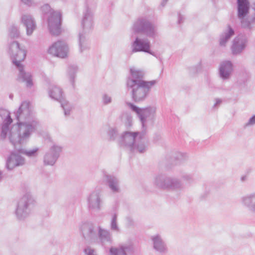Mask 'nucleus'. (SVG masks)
<instances>
[{
  "instance_id": "f257e3e1",
  "label": "nucleus",
  "mask_w": 255,
  "mask_h": 255,
  "mask_svg": "<svg viewBox=\"0 0 255 255\" xmlns=\"http://www.w3.org/2000/svg\"><path fill=\"white\" fill-rule=\"evenodd\" d=\"M126 105L136 114L141 125V131L124 132L118 139L119 144L132 153H144L148 147L145 137L147 125L154 120L156 108L153 106L139 108L130 102H126Z\"/></svg>"
},
{
  "instance_id": "f03ea898",
  "label": "nucleus",
  "mask_w": 255,
  "mask_h": 255,
  "mask_svg": "<svg viewBox=\"0 0 255 255\" xmlns=\"http://www.w3.org/2000/svg\"><path fill=\"white\" fill-rule=\"evenodd\" d=\"M144 72L135 68L130 69V75L127 78V86L131 89L132 99L136 103L144 101L147 97L151 88L157 83L156 80L147 81L143 80Z\"/></svg>"
},
{
  "instance_id": "7ed1b4c3",
  "label": "nucleus",
  "mask_w": 255,
  "mask_h": 255,
  "mask_svg": "<svg viewBox=\"0 0 255 255\" xmlns=\"http://www.w3.org/2000/svg\"><path fill=\"white\" fill-rule=\"evenodd\" d=\"M8 53L13 63L19 71L17 80L19 81L25 82L26 87H31L33 85L31 75L30 73L26 72L24 70L23 65L20 63L25 58V50L20 47L19 44L17 41H13L9 45Z\"/></svg>"
},
{
  "instance_id": "20e7f679",
  "label": "nucleus",
  "mask_w": 255,
  "mask_h": 255,
  "mask_svg": "<svg viewBox=\"0 0 255 255\" xmlns=\"http://www.w3.org/2000/svg\"><path fill=\"white\" fill-rule=\"evenodd\" d=\"M17 125L18 128L17 132H14L9 130L8 132L9 134L10 142L14 147L26 142L32 133L37 129L39 123L37 120H32L29 122L17 123Z\"/></svg>"
},
{
  "instance_id": "39448f33",
  "label": "nucleus",
  "mask_w": 255,
  "mask_h": 255,
  "mask_svg": "<svg viewBox=\"0 0 255 255\" xmlns=\"http://www.w3.org/2000/svg\"><path fill=\"white\" fill-rule=\"evenodd\" d=\"M83 237L87 240L94 243H111L112 236L109 230L101 227L96 228L89 222H83L80 227Z\"/></svg>"
},
{
  "instance_id": "423d86ee",
  "label": "nucleus",
  "mask_w": 255,
  "mask_h": 255,
  "mask_svg": "<svg viewBox=\"0 0 255 255\" xmlns=\"http://www.w3.org/2000/svg\"><path fill=\"white\" fill-rule=\"evenodd\" d=\"M131 30L135 34H142L147 37L155 38L158 36L156 26L145 17H140L133 23Z\"/></svg>"
},
{
  "instance_id": "0eeeda50",
  "label": "nucleus",
  "mask_w": 255,
  "mask_h": 255,
  "mask_svg": "<svg viewBox=\"0 0 255 255\" xmlns=\"http://www.w3.org/2000/svg\"><path fill=\"white\" fill-rule=\"evenodd\" d=\"M153 184L157 187L162 189L181 190L184 188L183 183L179 179L163 174L156 176Z\"/></svg>"
},
{
  "instance_id": "6e6552de",
  "label": "nucleus",
  "mask_w": 255,
  "mask_h": 255,
  "mask_svg": "<svg viewBox=\"0 0 255 255\" xmlns=\"http://www.w3.org/2000/svg\"><path fill=\"white\" fill-rule=\"evenodd\" d=\"M34 200L30 193H26L19 200L15 211L17 220H24L27 218L31 211V206L34 204Z\"/></svg>"
},
{
  "instance_id": "1a4fd4ad",
  "label": "nucleus",
  "mask_w": 255,
  "mask_h": 255,
  "mask_svg": "<svg viewBox=\"0 0 255 255\" xmlns=\"http://www.w3.org/2000/svg\"><path fill=\"white\" fill-rule=\"evenodd\" d=\"M14 114L16 119L18 121L17 123L37 120L29 102H23Z\"/></svg>"
},
{
  "instance_id": "9d476101",
  "label": "nucleus",
  "mask_w": 255,
  "mask_h": 255,
  "mask_svg": "<svg viewBox=\"0 0 255 255\" xmlns=\"http://www.w3.org/2000/svg\"><path fill=\"white\" fill-rule=\"evenodd\" d=\"M87 208L89 211H100L103 206L102 192L100 189L92 191L87 198Z\"/></svg>"
},
{
  "instance_id": "9b49d317",
  "label": "nucleus",
  "mask_w": 255,
  "mask_h": 255,
  "mask_svg": "<svg viewBox=\"0 0 255 255\" xmlns=\"http://www.w3.org/2000/svg\"><path fill=\"white\" fill-rule=\"evenodd\" d=\"M63 147L57 144H53L44 154L43 158L44 165L53 166L56 162L62 151Z\"/></svg>"
},
{
  "instance_id": "f8f14e48",
  "label": "nucleus",
  "mask_w": 255,
  "mask_h": 255,
  "mask_svg": "<svg viewBox=\"0 0 255 255\" xmlns=\"http://www.w3.org/2000/svg\"><path fill=\"white\" fill-rule=\"evenodd\" d=\"M130 45L132 53L143 52L154 55V53L150 50V42L147 38H141L136 36Z\"/></svg>"
},
{
  "instance_id": "ddd939ff",
  "label": "nucleus",
  "mask_w": 255,
  "mask_h": 255,
  "mask_svg": "<svg viewBox=\"0 0 255 255\" xmlns=\"http://www.w3.org/2000/svg\"><path fill=\"white\" fill-rule=\"evenodd\" d=\"M61 14L58 11L51 13L48 18V23L50 33L52 35H58L61 32Z\"/></svg>"
},
{
  "instance_id": "4468645a",
  "label": "nucleus",
  "mask_w": 255,
  "mask_h": 255,
  "mask_svg": "<svg viewBox=\"0 0 255 255\" xmlns=\"http://www.w3.org/2000/svg\"><path fill=\"white\" fill-rule=\"evenodd\" d=\"M68 51V47L67 44L62 41L54 43L48 49L49 54L62 58L67 56Z\"/></svg>"
},
{
  "instance_id": "2eb2a0df",
  "label": "nucleus",
  "mask_w": 255,
  "mask_h": 255,
  "mask_svg": "<svg viewBox=\"0 0 255 255\" xmlns=\"http://www.w3.org/2000/svg\"><path fill=\"white\" fill-rule=\"evenodd\" d=\"M0 117L3 120L1 125L0 137L1 139H4L6 138L9 131V126L12 123V120L9 112L3 109H0Z\"/></svg>"
},
{
  "instance_id": "dca6fc26",
  "label": "nucleus",
  "mask_w": 255,
  "mask_h": 255,
  "mask_svg": "<svg viewBox=\"0 0 255 255\" xmlns=\"http://www.w3.org/2000/svg\"><path fill=\"white\" fill-rule=\"evenodd\" d=\"M233 71V65L230 61L222 62L219 68V77L223 81L229 80Z\"/></svg>"
},
{
  "instance_id": "f3484780",
  "label": "nucleus",
  "mask_w": 255,
  "mask_h": 255,
  "mask_svg": "<svg viewBox=\"0 0 255 255\" xmlns=\"http://www.w3.org/2000/svg\"><path fill=\"white\" fill-rule=\"evenodd\" d=\"M88 6L83 13L82 20L83 32H88L92 27L93 24V8Z\"/></svg>"
},
{
  "instance_id": "a211bd4d",
  "label": "nucleus",
  "mask_w": 255,
  "mask_h": 255,
  "mask_svg": "<svg viewBox=\"0 0 255 255\" xmlns=\"http://www.w3.org/2000/svg\"><path fill=\"white\" fill-rule=\"evenodd\" d=\"M247 43L248 39L245 36L241 35L235 37L232 47L233 54L234 55L240 54L246 48Z\"/></svg>"
},
{
  "instance_id": "6ab92c4d",
  "label": "nucleus",
  "mask_w": 255,
  "mask_h": 255,
  "mask_svg": "<svg viewBox=\"0 0 255 255\" xmlns=\"http://www.w3.org/2000/svg\"><path fill=\"white\" fill-rule=\"evenodd\" d=\"M25 163V159L20 155L12 152L6 161L7 168L12 170L16 166H22Z\"/></svg>"
},
{
  "instance_id": "aec40b11",
  "label": "nucleus",
  "mask_w": 255,
  "mask_h": 255,
  "mask_svg": "<svg viewBox=\"0 0 255 255\" xmlns=\"http://www.w3.org/2000/svg\"><path fill=\"white\" fill-rule=\"evenodd\" d=\"M21 22L26 28L27 35H31L36 29L35 21L31 15L29 14L23 15L21 18Z\"/></svg>"
},
{
  "instance_id": "412c9836",
  "label": "nucleus",
  "mask_w": 255,
  "mask_h": 255,
  "mask_svg": "<svg viewBox=\"0 0 255 255\" xmlns=\"http://www.w3.org/2000/svg\"><path fill=\"white\" fill-rule=\"evenodd\" d=\"M104 179L113 192H120L119 181L117 177L112 175L105 174Z\"/></svg>"
},
{
  "instance_id": "4be33fe9",
  "label": "nucleus",
  "mask_w": 255,
  "mask_h": 255,
  "mask_svg": "<svg viewBox=\"0 0 255 255\" xmlns=\"http://www.w3.org/2000/svg\"><path fill=\"white\" fill-rule=\"evenodd\" d=\"M153 243V248L157 251L160 253L166 252L167 247L165 243L159 235L153 236L151 237Z\"/></svg>"
},
{
  "instance_id": "5701e85b",
  "label": "nucleus",
  "mask_w": 255,
  "mask_h": 255,
  "mask_svg": "<svg viewBox=\"0 0 255 255\" xmlns=\"http://www.w3.org/2000/svg\"><path fill=\"white\" fill-rule=\"evenodd\" d=\"M235 34L233 28L230 25H228L225 29L220 36L219 44L221 46H225L227 42L232 36Z\"/></svg>"
},
{
  "instance_id": "b1692460",
  "label": "nucleus",
  "mask_w": 255,
  "mask_h": 255,
  "mask_svg": "<svg viewBox=\"0 0 255 255\" xmlns=\"http://www.w3.org/2000/svg\"><path fill=\"white\" fill-rule=\"evenodd\" d=\"M242 203L255 213V192L242 198Z\"/></svg>"
},
{
  "instance_id": "393cba45",
  "label": "nucleus",
  "mask_w": 255,
  "mask_h": 255,
  "mask_svg": "<svg viewBox=\"0 0 255 255\" xmlns=\"http://www.w3.org/2000/svg\"><path fill=\"white\" fill-rule=\"evenodd\" d=\"M131 246L129 245H123L119 248H111L110 253L111 255H127V254L131 252Z\"/></svg>"
},
{
  "instance_id": "a878e982",
  "label": "nucleus",
  "mask_w": 255,
  "mask_h": 255,
  "mask_svg": "<svg viewBox=\"0 0 255 255\" xmlns=\"http://www.w3.org/2000/svg\"><path fill=\"white\" fill-rule=\"evenodd\" d=\"M85 32H80L79 34V46L80 52L89 49V42Z\"/></svg>"
},
{
  "instance_id": "bb28decb",
  "label": "nucleus",
  "mask_w": 255,
  "mask_h": 255,
  "mask_svg": "<svg viewBox=\"0 0 255 255\" xmlns=\"http://www.w3.org/2000/svg\"><path fill=\"white\" fill-rule=\"evenodd\" d=\"M48 93L50 97L55 100L60 101L62 99V89L56 85H52L49 89Z\"/></svg>"
},
{
  "instance_id": "cd10ccee",
  "label": "nucleus",
  "mask_w": 255,
  "mask_h": 255,
  "mask_svg": "<svg viewBox=\"0 0 255 255\" xmlns=\"http://www.w3.org/2000/svg\"><path fill=\"white\" fill-rule=\"evenodd\" d=\"M118 212L117 208L113 209L111 213V220L110 222V229L112 231L120 232V229L118 224Z\"/></svg>"
},
{
  "instance_id": "c85d7f7f",
  "label": "nucleus",
  "mask_w": 255,
  "mask_h": 255,
  "mask_svg": "<svg viewBox=\"0 0 255 255\" xmlns=\"http://www.w3.org/2000/svg\"><path fill=\"white\" fill-rule=\"evenodd\" d=\"M21 145H16V147H14L15 149L19 153L24 154L29 157H34L37 155V151L39 149L37 147L34 148L32 149L26 150L21 148Z\"/></svg>"
},
{
  "instance_id": "c756f323",
  "label": "nucleus",
  "mask_w": 255,
  "mask_h": 255,
  "mask_svg": "<svg viewBox=\"0 0 255 255\" xmlns=\"http://www.w3.org/2000/svg\"><path fill=\"white\" fill-rule=\"evenodd\" d=\"M120 119L122 123L127 128H130L132 125V117L129 112H123L121 116Z\"/></svg>"
},
{
  "instance_id": "7c9ffc66",
  "label": "nucleus",
  "mask_w": 255,
  "mask_h": 255,
  "mask_svg": "<svg viewBox=\"0 0 255 255\" xmlns=\"http://www.w3.org/2000/svg\"><path fill=\"white\" fill-rule=\"evenodd\" d=\"M78 71V67L75 65H70L67 69V75L72 86H74L75 78Z\"/></svg>"
},
{
  "instance_id": "2f4dec72",
  "label": "nucleus",
  "mask_w": 255,
  "mask_h": 255,
  "mask_svg": "<svg viewBox=\"0 0 255 255\" xmlns=\"http://www.w3.org/2000/svg\"><path fill=\"white\" fill-rule=\"evenodd\" d=\"M59 102L64 110L65 116L66 117L69 116L71 114V112L73 108L72 105L65 100H61Z\"/></svg>"
},
{
  "instance_id": "473e14b6",
  "label": "nucleus",
  "mask_w": 255,
  "mask_h": 255,
  "mask_svg": "<svg viewBox=\"0 0 255 255\" xmlns=\"http://www.w3.org/2000/svg\"><path fill=\"white\" fill-rule=\"evenodd\" d=\"M119 135V131L116 128H110L108 131V135L110 140H115Z\"/></svg>"
},
{
  "instance_id": "72a5a7b5",
  "label": "nucleus",
  "mask_w": 255,
  "mask_h": 255,
  "mask_svg": "<svg viewBox=\"0 0 255 255\" xmlns=\"http://www.w3.org/2000/svg\"><path fill=\"white\" fill-rule=\"evenodd\" d=\"M9 35L12 38H17L19 35V32L17 28L12 25L10 27L9 30Z\"/></svg>"
},
{
  "instance_id": "f704fd0d",
  "label": "nucleus",
  "mask_w": 255,
  "mask_h": 255,
  "mask_svg": "<svg viewBox=\"0 0 255 255\" xmlns=\"http://www.w3.org/2000/svg\"><path fill=\"white\" fill-rule=\"evenodd\" d=\"M102 101L104 104L108 105L112 102V98L107 94H104L102 96Z\"/></svg>"
},
{
  "instance_id": "c9c22d12",
  "label": "nucleus",
  "mask_w": 255,
  "mask_h": 255,
  "mask_svg": "<svg viewBox=\"0 0 255 255\" xmlns=\"http://www.w3.org/2000/svg\"><path fill=\"white\" fill-rule=\"evenodd\" d=\"M85 255H96V251L94 249L90 247L85 248L84 250Z\"/></svg>"
},
{
  "instance_id": "e433bc0d",
  "label": "nucleus",
  "mask_w": 255,
  "mask_h": 255,
  "mask_svg": "<svg viewBox=\"0 0 255 255\" xmlns=\"http://www.w3.org/2000/svg\"><path fill=\"white\" fill-rule=\"evenodd\" d=\"M182 179L189 183H191L194 181L193 176L191 174H185L182 176Z\"/></svg>"
},
{
  "instance_id": "4c0bfd02",
  "label": "nucleus",
  "mask_w": 255,
  "mask_h": 255,
  "mask_svg": "<svg viewBox=\"0 0 255 255\" xmlns=\"http://www.w3.org/2000/svg\"><path fill=\"white\" fill-rule=\"evenodd\" d=\"M255 125V115L251 117L248 122L245 124V127H251Z\"/></svg>"
},
{
  "instance_id": "58836bf2",
  "label": "nucleus",
  "mask_w": 255,
  "mask_h": 255,
  "mask_svg": "<svg viewBox=\"0 0 255 255\" xmlns=\"http://www.w3.org/2000/svg\"><path fill=\"white\" fill-rule=\"evenodd\" d=\"M126 224L128 227H130L134 226V222L133 219L130 217H127L126 218Z\"/></svg>"
},
{
  "instance_id": "ea45409f",
  "label": "nucleus",
  "mask_w": 255,
  "mask_h": 255,
  "mask_svg": "<svg viewBox=\"0 0 255 255\" xmlns=\"http://www.w3.org/2000/svg\"><path fill=\"white\" fill-rule=\"evenodd\" d=\"M41 10L45 13L50 11V6L48 4H45L41 7Z\"/></svg>"
},
{
  "instance_id": "a19ab883",
  "label": "nucleus",
  "mask_w": 255,
  "mask_h": 255,
  "mask_svg": "<svg viewBox=\"0 0 255 255\" xmlns=\"http://www.w3.org/2000/svg\"><path fill=\"white\" fill-rule=\"evenodd\" d=\"M215 101L216 102L213 106L214 108H216L217 106L220 105L222 102V100L220 99H216Z\"/></svg>"
},
{
  "instance_id": "79ce46f5",
  "label": "nucleus",
  "mask_w": 255,
  "mask_h": 255,
  "mask_svg": "<svg viewBox=\"0 0 255 255\" xmlns=\"http://www.w3.org/2000/svg\"><path fill=\"white\" fill-rule=\"evenodd\" d=\"M21 1L27 5H31L33 2V0H21Z\"/></svg>"
},
{
  "instance_id": "37998d69",
  "label": "nucleus",
  "mask_w": 255,
  "mask_h": 255,
  "mask_svg": "<svg viewBox=\"0 0 255 255\" xmlns=\"http://www.w3.org/2000/svg\"><path fill=\"white\" fill-rule=\"evenodd\" d=\"M184 17L181 15L179 14L178 16V22L179 24L183 22Z\"/></svg>"
},
{
  "instance_id": "c03bdc74",
  "label": "nucleus",
  "mask_w": 255,
  "mask_h": 255,
  "mask_svg": "<svg viewBox=\"0 0 255 255\" xmlns=\"http://www.w3.org/2000/svg\"><path fill=\"white\" fill-rule=\"evenodd\" d=\"M168 0H163L161 3L162 6H164Z\"/></svg>"
},
{
  "instance_id": "a18cd8bd",
  "label": "nucleus",
  "mask_w": 255,
  "mask_h": 255,
  "mask_svg": "<svg viewBox=\"0 0 255 255\" xmlns=\"http://www.w3.org/2000/svg\"><path fill=\"white\" fill-rule=\"evenodd\" d=\"M201 69V63L200 62L198 65V67L197 69L196 70V72H198Z\"/></svg>"
},
{
  "instance_id": "49530a36",
  "label": "nucleus",
  "mask_w": 255,
  "mask_h": 255,
  "mask_svg": "<svg viewBox=\"0 0 255 255\" xmlns=\"http://www.w3.org/2000/svg\"><path fill=\"white\" fill-rule=\"evenodd\" d=\"M247 176H243L241 177V180L242 181H244L247 179Z\"/></svg>"
},
{
  "instance_id": "de8ad7c7",
  "label": "nucleus",
  "mask_w": 255,
  "mask_h": 255,
  "mask_svg": "<svg viewBox=\"0 0 255 255\" xmlns=\"http://www.w3.org/2000/svg\"><path fill=\"white\" fill-rule=\"evenodd\" d=\"M9 97H10V98H12V96H11V95H10V96H9Z\"/></svg>"
}]
</instances>
